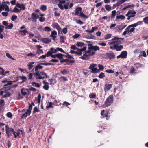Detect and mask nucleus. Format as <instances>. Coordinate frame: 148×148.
I'll return each instance as SVG.
<instances>
[{
    "label": "nucleus",
    "mask_w": 148,
    "mask_h": 148,
    "mask_svg": "<svg viewBox=\"0 0 148 148\" xmlns=\"http://www.w3.org/2000/svg\"><path fill=\"white\" fill-rule=\"evenodd\" d=\"M8 118H11L12 116V114L10 112H8L6 114Z\"/></svg>",
    "instance_id": "nucleus-64"
},
{
    "label": "nucleus",
    "mask_w": 148,
    "mask_h": 148,
    "mask_svg": "<svg viewBox=\"0 0 148 148\" xmlns=\"http://www.w3.org/2000/svg\"><path fill=\"white\" fill-rule=\"evenodd\" d=\"M20 134V133L19 132H16L14 131V132L13 135L14 136V137L16 138L17 136L19 135Z\"/></svg>",
    "instance_id": "nucleus-48"
},
{
    "label": "nucleus",
    "mask_w": 148,
    "mask_h": 148,
    "mask_svg": "<svg viewBox=\"0 0 148 148\" xmlns=\"http://www.w3.org/2000/svg\"><path fill=\"white\" fill-rule=\"evenodd\" d=\"M53 107L52 106V103L51 102H50L49 103V104L48 105H47L46 106V108L47 109H49Z\"/></svg>",
    "instance_id": "nucleus-42"
},
{
    "label": "nucleus",
    "mask_w": 148,
    "mask_h": 148,
    "mask_svg": "<svg viewBox=\"0 0 148 148\" xmlns=\"http://www.w3.org/2000/svg\"><path fill=\"white\" fill-rule=\"evenodd\" d=\"M23 98V96L22 95L21 93H20L19 92H18V96H17V99L18 100L22 99Z\"/></svg>",
    "instance_id": "nucleus-33"
},
{
    "label": "nucleus",
    "mask_w": 148,
    "mask_h": 148,
    "mask_svg": "<svg viewBox=\"0 0 148 148\" xmlns=\"http://www.w3.org/2000/svg\"><path fill=\"white\" fill-rule=\"evenodd\" d=\"M97 65L96 64H91L89 67V69L91 70V72L92 73H99V70L97 68Z\"/></svg>",
    "instance_id": "nucleus-2"
},
{
    "label": "nucleus",
    "mask_w": 148,
    "mask_h": 148,
    "mask_svg": "<svg viewBox=\"0 0 148 148\" xmlns=\"http://www.w3.org/2000/svg\"><path fill=\"white\" fill-rule=\"evenodd\" d=\"M65 38L64 36H60V40L61 42L62 43H64L65 42V41L64 40V39Z\"/></svg>",
    "instance_id": "nucleus-56"
},
{
    "label": "nucleus",
    "mask_w": 148,
    "mask_h": 148,
    "mask_svg": "<svg viewBox=\"0 0 148 148\" xmlns=\"http://www.w3.org/2000/svg\"><path fill=\"white\" fill-rule=\"evenodd\" d=\"M17 18V17L16 15H13L11 17V20L12 21L15 20Z\"/></svg>",
    "instance_id": "nucleus-61"
},
{
    "label": "nucleus",
    "mask_w": 148,
    "mask_h": 148,
    "mask_svg": "<svg viewBox=\"0 0 148 148\" xmlns=\"http://www.w3.org/2000/svg\"><path fill=\"white\" fill-rule=\"evenodd\" d=\"M33 75L36 76L37 79H41L45 78H49V77L47 75L46 73L43 71L40 72H36L33 73Z\"/></svg>",
    "instance_id": "nucleus-1"
},
{
    "label": "nucleus",
    "mask_w": 148,
    "mask_h": 148,
    "mask_svg": "<svg viewBox=\"0 0 148 148\" xmlns=\"http://www.w3.org/2000/svg\"><path fill=\"white\" fill-rule=\"evenodd\" d=\"M39 111V110L38 109V108L37 107H35L34 108V111L33 112V114H34L36 112H38Z\"/></svg>",
    "instance_id": "nucleus-50"
},
{
    "label": "nucleus",
    "mask_w": 148,
    "mask_h": 148,
    "mask_svg": "<svg viewBox=\"0 0 148 148\" xmlns=\"http://www.w3.org/2000/svg\"><path fill=\"white\" fill-rule=\"evenodd\" d=\"M52 54V51H49L45 54L46 57H48L49 56H51Z\"/></svg>",
    "instance_id": "nucleus-59"
},
{
    "label": "nucleus",
    "mask_w": 148,
    "mask_h": 148,
    "mask_svg": "<svg viewBox=\"0 0 148 148\" xmlns=\"http://www.w3.org/2000/svg\"><path fill=\"white\" fill-rule=\"evenodd\" d=\"M125 1L124 0H118V2L116 4L117 6H119L121 4L125 2Z\"/></svg>",
    "instance_id": "nucleus-35"
},
{
    "label": "nucleus",
    "mask_w": 148,
    "mask_h": 148,
    "mask_svg": "<svg viewBox=\"0 0 148 148\" xmlns=\"http://www.w3.org/2000/svg\"><path fill=\"white\" fill-rule=\"evenodd\" d=\"M125 18V16L123 15H121L117 16L116 17L117 19H120L121 20L124 19Z\"/></svg>",
    "instance_id": "nucleus-39"
},
{
    "label": "nucleus",
    "mask_w": 148,
    "mask_h": 148,
    "mask_svg": "<svg viewBox=\"0 0 148 148\" xmlns=\"http://www.w3.org/2000/svg\"><path fill=\"white\" fill-rule=\"evenodd\" d=\"M59 2V3L58 4V7L60 9L62 10H63L64 8L62 4H65L66 2V1L64 0L62 1L60 0Z\"/></svg>",
    "instance_id": "nucleus-11"
},
{
    "label": "nucleus",
    "mask_w": 148,
    "mask_h": 148,
    "mask_svg": "<svg viewBox=\"0 0 148 148\" xmlns=\"http://www.w3.org/2000/svg\"><path fill=\"white\" fill-rule=\"evenodd\" d=\"M88 38L90 39H94L95 38V36L92 35L90 34L88 36Z\"/></svg>",
    "instance_id": "nucleus-62"
},
{
    "label": "nucleus",
    "mask_w": 148,
    "mask_h": 148,
    "mask_svg": "<svg viewBox=\"0 0 148 148\" xmlns=\"http://www.w3.org/2000/svg\"><path fill=\"white\" fill-rule=\"evenodd\" d=\"M136 13V12L134 10H129L126 14V16H128L130 15V16H134V17L135 16Z\"/></svg>",
    "instance_id": "nucleus-13"
},
{
    "label": "nucleus",
    "mask_w": 148,
    "mask_h": 148,
    "mask_svg": "<svg viewBox=\"0 0 148 148\" xmlns=\"http://www.w3.org/2000/svg\"><path fill=\"white\" fill-rule=\"evenodd\" d=\"M60 72L61 74L63 75H66L69 73V71H67L66 69H64L63 71H61Z\"/></svg>",
    "instance_id": "nucleus-34"
},
{
    "label": "nucleus",
    "mask_w": 148,
    "mask_h": 148,
    "mask_svg": "<svg viewBox=\"0 0 148 148\" xmlns=\"http://www.w3.org/2000/svg\"><path fill=\"white\" fill-rule=\"evenodd\" d=\"M36 53L37 54H40L41 53H43V52L42 50L39 49V48H38Z\"/></svg>",
    "instance_id": "nucleus-52"
},
{
    "label": "nucleus",
    "mask_w": 148,
    "mask_h": 148,
    "mask_svg": "<svg viewBox=\"0 0 148 148\" xmlns=\"http://www.w3.org/2000/svg\"><path fill=\"white\" fill-rule=\"evenodd\" d=\"M2 24L5 26V28L6 29H11L13 27V24L10 23L8 25V23L7 21H4L2 22Z\"/></svg>",
    "instance_id": "nucleus-7"
},
{
    "label": "nucleus",
    "mask_w": 148,
    "mask_h": 148,
    "mask_svg": "<svg viewBox=\"0 0 148 148\" xmlns=\"http://www.w3.org/2000/svg\"><path fill=\"white\" fill-rule=\"evenodd\" d=\"M5 105L4 101L3 99L0 100V105L1 107H2Z\"/></svg>",
    "instance_id": "nucleus-44"
},
{
    "label": "nucleus",
    "mask_w": 148,
    "mask_h": 148,
    "mask_svg": "<svg viewBox=\"0 0 148 148\" xmlns=\"http://www.w3.org/2000/svg\"><path fill=\"white\" fill-rule=\"evenodd\" d=\"M32 85L35 87H36L39 88L40 87V85L39 83H37L35 82H33L32 83Z\"/></svg>",
    "instance_id": "nucleus-38"
},
{
    "label": "nucleus",
    "mask_w": 148,
    "mask_h": 148,
    "mask_svg": "<svg viewBox=\"0 0 148 148\" xmlns=\"http://www.w3.org/2000/svg\"><path fill=\"white\" fill-rule=\"evenodd\" d=\"M44 30L45 31L49 32L51 30V29L49 27H45L44 29Z\"/></svg>",
    "instance_id": "nucleus-53"
},
{
    "label": "nucleus",
    "mask_w": 148,
    "mask_h": 148,
    "mask_svg": "<svg viewBox=\"0 0 148 148\" xmlns=\"http://www.w3.org/2000/svg\"><path fill=\"white\" fill-rule=\"evenodd\" d=\"M40 9L43 11H45L47 9V7L46 5H42L41 6Z\"/></svg>",
    "instance_id": "nucleus-36"
},
{
    "label": "nucleus",
    "mask_w": 148,
    "mask_h": 148,
    "mask_svg": "<svg viewBox=\"0 0 148 148\" xmlns=\"http://www.w3.org/2000/svg\"><path fill=\"white\" fill-rule=\"evenodd\" d=\"M19 33L22 35L24 36L26 35V33H28V31L26 30H20Z\"/></svg>",
    "instance_id": "nucleus-30"
},
{
    "label": "nucleus",
    "mask_w": 148,
    "mask_h": 148,
    "mask_svg": "<svg viewBox=\"0 0 148 148\" xmlns=\"http://www.w3.org/2000/svg\"><path fill=\"white\" fill-rule=\"evenodd\" d=\"M88 46H89L88 49L90 50H93L94 46L91 44H88Z\"/></svg>",
    "instance_id": "nucleus-60"
},
{
    "label": "nucleus",
    "mask_w": 148,
    "mask_h": 148,
    "mask_svg": "<svg viewBox=\"0 0 148 148\" xmlns=\"http://www.w3.org/2000/svg\"><path fill=\"white\" fill-rule=\"evenodd\" d=\"M82 9L81 7H78L76 8V10L75 11V15H78L79 13V12H81Z\"/></svg>",
    "instance_id": "nucleus-26"
},
{
    "label": "nucleus",
    "mask_w": 148,
    "mask_h": 148,
    "mask_svg": "<svg viewBox=\"0 0 148 148\" xmlns=\"http://www.w3.org/2000/svg\"><path fill=\"white\" fill-rule=\"evenodd\" d=\"M82 51L81 50H80L78 48L77 51V52L76 53V54L79 55V56H81L82 54Z\"/></svg>",
    "instance_id": "nucleus-41"
},
{
    "label": "nucleus",
    "mask_w": 148,
    "mask_h": 148,
    "mask_svg": "<svg viewBox=\"0 0 148 148\" xmlns=\"http://www.w3.org/2000/svg\"><path fill=\"white\" fill-rule=\"evenodd\" d=\"M5 8L4 9H5V11L7 12H9L10 11V9L8 6L7 5H5Z\"/></svg>",
    "instance_id": "nucleus-57"
},
{
    "label": "nucleus",
    "mask_w": 148,
    "mask_h": 148,
    "mask_svg": "<svg viewBox=\"0 0 148 148\" xmlns=\"http://www.w3.org/2000/svg\"><path fill=\"white\" fill-rule=\"evenodd\" d=\"M21 10L17 8L16 7H15L13 10L12 11L16 13L20 12Z\"/></svg>",
    "instance_id": "nucleus-47"
},
{
    "label": "nucleus",
    "mask_w": 148,
    "mask_h": 148,
    "mask_svg": "<svg viewBox=\"0 0 148 148\" xmlns=\"http://www.w3.org/2000/svg\"><path fill=\"white\" fill-rule=\"evenodd\" d=\"M64 55L60 53L57 54V58L60 60H62Z\"/></svg>",
    "instance_id": "nucleus-28"
},
{
    "label": "nucleus",
    "mask_w": 148,
    "mask_h": 148,
    "mask_svg": "<svg viewBox=\"0 0 148 148\" xmlns=\"http://www.w3.org/2000/svg\"><path fill=\"white\" fill-rule=\"evenodd\" d=\"M44 64V63H41L38 64L35 67V71L36 72H40L39 71H38V69H40L43 68V66H41V65H43L42 64Z\"/></svg>",
    "instance_id": "nucleus-14"
},
{
    "label": "nucleus",
    "mask_w": 148,
    "mask_h": 148,
    "mask_svg": "<svg viewBox=\"0 0 148 148\" xmlns=\"http://www.w3.org/2000/svg\"><path fill=\"white\" fill-rule=\"evenodd\" d=\"M52 26L54 28H56V29H57L60 26L57 23H54L52 24Z\"/></svg>",
    "instance_id": "nucleus-37"
},
{
    "label": "nucleus",
    "mask_w": 148,
    "mask_h": 148,
    "mask_svg": "<svg viewBox=\"0 0 148 148\" xmlns=\"http://www.w3.org/2000/svg\"><path fill=\"white\" fill-rule=\"evenodd\" d=\"M4 93H6V94L4 95L3 96L2 98H5L10 97L11 95L13 94L14 91L12 90H9L8 91L6 90V91H5Z\"/></svg>",
    "instance_id": "nucleus-6"
},
{
    "label": "nucleus",
    "mask_w": 148,
    "mask_h": 148,
    "mask_svg": "<svg viewBox=\"0 0 148 148\" xmlns=\"http://www.w3.org/2000/svg\"><path fill=\"white\" fill-rule=\"evenodd\" d=\"M108 113L107 111H104V110H102L103 118L106 117V119L108 120L109 116L108 115Z\"/></svg>",
    "instance_id": "nucleus-12"
},
{
    "label": "nucleus",
    "mask_w": 148,
    "mask_h": 148,
    "mask_svg": "<svg viewBox=\"0 0 148 148\" xmlns=\"http://www.w3.org/2000/svg\"><path fill=\"white\" fill-rule=\"evenodd\" d=\"M39 16L36 13H32L31 14L32 18L34 20V22L36 21V19L39 18Z\"/></svg>",
    "instance_id": "nucleus-16"
},
{
    "label": "nucleus",
    "mask_w": 148,
    "mask_h": 148,
    "mask_svg": "<svg viewBox=\"0 0 148 148\" xmlns=\"http://www.w3.org/2000/svg\"><path fill=\"white\" fill-rule=\"evenodd\" d=\"M43 83L45 84L43 86V88L46 90H48L49 88V83L45 81H43Z\"/></svg>",
    "instance_id": "nucleus-21"
},
{
    "label": "nucleus",
    "mask_w": 148,
    "mask_h": 148,
    "mask_svg": "<svg viewBox=\"0 0 148 148\" xmlns=\"http://www.w3.org/2000/svg\"><path fill=\"white\" fill-rule=\"evenodd\" d=\"M133 29H130L128 26L125 29V31L123 34V35H125L126 34H128L130 32L131 33L133 32Z\"/></svg>",
    "instance_id": "nucleus-10"
},
{
    "label": "nucleus",
    "mask_w": 148,
    "mask_h": 148,
    "mask_svg": "<svg viewBox=\"0 0 148 148\" xmlns=\"http://www.w3.org/2000/svg\"><path fill=\"white\" fill-rule=\"evenodd\" d=\"M69 61V59H65L63 60H60V62L61 63H63L64 62H68Z\"/></svg>",
    "instance_id": "nucleus-49"
},
{
    "label": "nucleus",
    "mask_w": 148,
    "mask_h": 148,
    "mask_svg": "<svg viewBox=\"0 0 148 148\" xmlns=\"http://www.w3.org/2000/svg\"><path fill=\"white\" fill-rule=\"evenodd\" d=\"M143 21L146 24L148 25V16L144 18Z\"/></svg>",
    "instance_id": "nucleus-45"
},
{
    "label": "nucleus",
    "mask_w": 148,
    "mask_h": 148,
    "mask_svg": "<svg viewBox=\"0 0 148 148\" xmlns=\"http://www.w3.org/2000/svg\"><path fill=\"white\" fill-rule=\"evenodd\" d=\"M112 84H106L105 85L104 90L105 92L108 91L112 87Z\"/></svg>",
    "instance_id": "nucleus-23"
},
{
    "label": "nucleus",
    "mask_w": 148,
    "mask_h": 148,
    "mask_svg": "<svg viewBox=\"0 0 148 148\" xmlns=\"http://www.w3.org/2000/svg\"><path fill=\"white\" fill-rule=\"evenodd\" d=\"M138 25H137L136 23H134V24L128 26V27L130 28V29H133H133H133V32H134V30L135 29V28H134V27H136Z\"/></svg>",
    "instance_id": "nucleus-27"
},
{
    "label": "nucleus",
    "mask_w": 148,
    "mask_h": 148,
    "mask_svg": "<svg viewBox=\"0 0 148 148\" xmlns=\"http://www.w3.org/2000/svg\"><path fill=\"white\" fill-rule=\"evenodd\" d=\"M113 96L112 95H110L106 99L105 104L106 106H110L113 102Z\"/></svg>",
    "instance_id": "nucleus-5"
},
{
    "label": "nucleus",
    "mask_w": 148,
    "mask_h": 148,
    "mask_svg": "<svg viewBox=\"0 0 148 148\" xmlns=\"http://www.w3.org/2000/svg\"><path fill=\"white\" fill-rule=\"evenodd\" d=\"M12 84V81H9L8 82V83L4 86V87L1 90H4V91L9 90H11V88H12L11 85Z\"/></svg>",
    "instance_id": "nucleus-4"
},
{
    "label": "nucleus",
    "mask_w": 148,
    "mask_h": 148,
    "mask_svg": "<svg viewBox=\"0 0 148 148\" xmlns=\"http://www.w3.org/2000/svg\"><path fill=\"white\" fill-rule=\"evenodd\" d=\"M41 97V94L40 93L39 94L37 97V100L38 104H39L40 102Z\"/></svg>",
    "instance_id": "nucleus-40"
},
{
    "label": "nucleus",
    "mask_w": 148,
    "mask_h": 148,
    "mask_svg": "<svg viewBox=\"0 0 148 148\" xmlns=\"http://www.w3.org/2000/svg\"><path fill=\"white\" fill-rule=\"evenodd\" d=\"M42 42L45 44H48L51 41V39L48 38H42Z\"/></svg>",
    "instance_id": "nucleus-15"
},
{
    "label": "nucleus",
    "mask_w": 148,
    "mask_h": 148,
    "mask_svg": "<svg viewBox=\"0 0 148 148\" xmlns=\"http://www.w3.org/2000/svg\"><path fill=\"white\" fill-rule=\"evenodd\" d=\"M4 29V26L0 25V38L3 39L4 37L3 35L2 34V32Z\"/></svg>",
    "instance_id": "nucleus-17"
},
{
    "label": "nucleus",
    "mask_w": 148,
    "mask_h": 148,
    "mask_svg": "<svg viewBox=\"0 0 148 148\" xmlns=\"http://www.w3.org/2000/svg\"><path fill=\"white\" fill-rule=\"evenodd\" d=\"M16 6L19 8H20L22 9L23 10H25V7L24 4H20L19 3H17L16 5Z\"/></svg>",
    "instance_id": "nucleus-22"
},
{
    "label": "nucleus",
    "mask_w": 148,
    "mask_h": 148,
    "mask_svg": "<svg viewBox=\"0 0 148 148\" xmlns=\"http://www.w3.org/2000/svg\"><path fill=\"white\" fill-rule=\"evenodd\" d=\"M105 8L107 11H110L111 9V6L110 5H106L105 6Z\"/></svg>",
    "instance_id": "nucleus-55"
},
{
    "label": "nucleus",
    "mask_w": 148,
    "mask_h": 148,
    "mask_svg": "<svg viewBox=\"0 0 148 148\" xmlns=\"http://www.w3.org/2000/svg\"><path fill=\"white\" fill-rule=\"evenodd\" d=\"M123 48V45L118 46L116 44H114V49L117 51H120Z\"/></svg>",
    "instance_id": "nucleus-18"
},
{
    "label": "nucleus",
    "mask_w": 148,
    "mask_h": 148,
    "mask_svg": "<svg viewBox=\"0 0 148 148\" xmlns=\"http://www.w3.org/2000/svg\"><path fill=\"white\" fill-rule=\"evenodd\" d=\"M87 53H85L84 54L83 56H81L80 58L83 60H86L88 59L89 58L88 57V56L87 55Z\"/></svg>",
    "instance_id": "nucleus-24"
},
{
    "label": "nucleus",
    "mask_w": 148,
    "mask_h": 148,
    "mask_svg": "<svg viewBox=\"0 0 148 148\" xmlns=\"http://www.w3.org/2000/svg\"><path fill=\"white\" fill-rule=\"evenodd\" d=\"M85 44L84 43L79 42H77V43L76 44V45L77 47H80L83 46Z\"/></svg>",
    "instance_id": "nucleus-43"
},
{
    "label": "nucleus",
    "mask_w": 148,
    "mask_h": 148,
    "mask_svg": "<svg viewBox=\"0 0 148 148\" xmlns=\"http://www.w3.org/2000/svg\"><path fill=\"white\" fill-rule=\"evenodd\" d=\"M57 32L56 31H52L51 33V35L50 36V37H52L53 36H55L57 35Z\"/></svg>",
    "instance_id": "nucleus-51"
},
{
    "label": "nucleus",
    "mask_w": 148,
    "mask_h": 148,
    "mask_svg": "<svg viewBox=\"0 0 148 148\" xmlns=\"http://www.w3.org/2000/svg\"><path fill=\"white\" fill-rule=\"evenodd\" d=\"M28 66L29 70H30L34 66L30 63H29L28 64Z\"/></svg>",
    "instance_id": "nucleus-63"
},
{
    "label": "nucleus",
    "mask_w": 148,
    "mask_h": 148,
    "mask_svg": "<svg viewBox=\"0 0 148 148\" xmlns=\"http://www.w3.org/2000/svg\"><path fill=\"white\" fill-rule=\"evenodd\" d=\"M127 52L126 51H123L120 55L117 56V58L119 59L120 58L123 59L127 57Z\"/></svg>",
    "instance_id": "nucleus-8"
},
{
    "label": "nucleus",
    "mask_w": 148,
    "mask_h": 148,
    "mask_svg": "<svg viewBox=\"0 0 148 148\" xmlns=\"http://www.w3.org/2000/svg\"><path fill=\"white\" fill-rule=\"evenodd\" d=\"M106 54L110 59H114L115 58V55L113 53H107Z\"/></svg>",
    "instance_id": "nucleus-20"
},
{
    "label": "nucleus",
    "mask_w": 148,
    "mask_h": 148,
    "mask_svg": "<svg viewBox=\"0 0 148 148\" xmlns=\"http://www.w3.org/2000/svg\"><path fill=\"white\" fill-rule=\"evenodd\" d=\"M5 131L8 138H10L12 136V134H14V130L12 128H10L7 125L5 126Z\"/></svg>",
    "instance_id": "nucleus-3"
},
{
    "label": "nucleus",
    "mask_w": 148,
    "mask_h": 148,
    "mask_svg": "<svg viewBox=\"0 0 148 148\" xmlns=\"http://www.w3.org/2000/svg\"><path fill=\"white\" fill-rule=\"evenodd\" d=\"M32 105L31 104H29V108L28 109H27V110L31 112V110L32 109Z\"/></svg>",
    "instance_id": "nucleus-58"
},
{
    "label": "nucleus",
    "mask_w": 148,
    "mask_h": 148,
    "mask_svg": "<svg viewBox=\"0 0 148 148\" xmlns=\"http://www.w3.org/2000/svg\"><path fill=\"white\" fill-rule=\"evenodd\" d=\"M85 53H87V55L88 56L89 58H90V56H92L94 53L93 51L90 50H89L88 51H86Z\"/></svg>",
    "instance_id": "nucleus-25"
},
{
    "label": "nucleus",
    "mask_w": 148,
    "mask_h": 148,
    "mask_svg": "<svg viewBox=\"0 0 148 148\" xmlns=\"http://www.w3.org/2000/svg\"><path fill=\"white\" fill-rule=\"evenodd\" d=\"M18 77L19 78H20L22 80V81L20 82L21 83H22L25 82L26 79V77L25 76H19V77Z\"/></svg>",
    "instance_id": "nucleus-31"
},
{
    "label": "nucleus",
    "mask_w": 148,
    "mask_h": 148,
    "mask_svg": "<svg viewBox=\"0 0 148 148\" xmlns=\"http://www.w3.org/2000/svg\"><path fill=\"white\" fill-rule=\"evenodd\" d=\"M123 39V38H120L118 37H115L112 39V40L115 41V44H120L122 43V41Z\"/></svg>",
    "instance_id": "nucleus-9"
},
{
    "label": "nucleus",
    "mask_w": 148,
    "mask_h": 148,
    "mask_svg": "<svg viewBox=\"0 0 148 148\" xmlns=\"http://www.w3.org/2000/svg\"><path fill=\"white\" fill-rule=\"evenodd\" d=\"M21 93L23 97L27 95V93L25 91V90L24 88L21 89Z\"/></svg>",
    "instance_id": "nucleus-32"
},
{
    "label": "nucleus",
    "mask_w": 148,
    "mask_h": 148,
    "mask_svg": "<svg viewBox=\"0 0 148 148\" xmlns=\"http://www.w3.org/2000/svg\"><path fill=\"white\" fill-rule=\"evenodd\" d=\"M111 34H108L104 36V38L105 39H108L111 37Z\"/></svg>",
    "instance_id": "nucleus-46"
},
{
    "label": "nucleus",
    "mask_w": 148,
    "mask_h": 148,
    "mask_svg": "<svg viewBox=\"0 0 148 148\" xmlns=\"http://www.w3.org/2000/svg\"><path fill=\"white\" fill-rule=\"evenodd\" d=\"M26 112L24 114H23L21 116V118L23 119L24 118L25 119L26 117L28 115L29 116L30 115V114L31 113V112L28 111V110H26Z\"/></svg>",
    "instance_id": "nucleus-19"
},
{
    "label": "nucleus",
    "mask_w": 148,
    "mask_h": 148,
    "mask_svg": "<svg viewBox=\"0 0 148 148\" xmlns=\"http://www.w3.org/2000/svg\"><path fill=\"white\" fill-rule=\"evenodd\" d=\"M89 97L90 98H93L96 97V95L93 93H92L89 95Z\"/></svg>",
    "instance_id": "nucleus-54"
},
{
    "label": "nucleus",
    "mask_w": 148,
    "mask_h": 148,
    "mask_svg": "<svg viewBox=\"0 0 148 148\" xmlns=\"http://www.w3.org/2000/svg\"><path fill=\"white\" fill-rule=\"evenodd\" d=\"M65 53L66 54V55H65V57L68 58V59H74L73 57L71 55H69L68 53H66L65 52Z\"/></svg>",
    "instance_id": "nucleus-29"
}]
</instances>
